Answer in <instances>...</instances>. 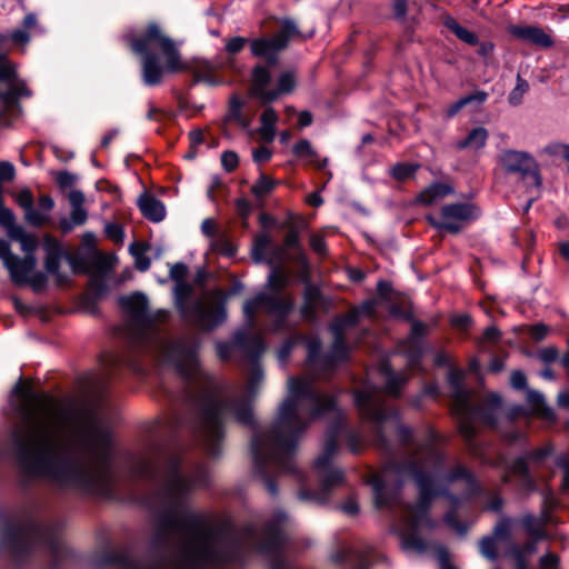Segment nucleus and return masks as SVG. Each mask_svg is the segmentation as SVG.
<instances>
[{"mask_svg": "<svg viewBox=\"0 0 569 569\" xmlns=\"http://www.w3.org/2000/svg\"><path fill=\"white\" fill-rule=\"evenodd\" d=\"M13 397L21 425L11 430L10 439L22 471L60 486L107 493L109 429L63 401L36 393L26 382L16 387Z\"/></svg>", "mask_w": 569, "mask_h": 569, "instance_id": "obj_1", "label": "nucleus"}, {"mask_svg": "<svg viewBox=\"0 0 569 569\" xmlns=\"http://www.w3.org/2000/svg\"><path fill=\"white\" fill-rule=\"evenodd\" d=\"M465 478L471 482L468 471L458 466L450 475H446L441 463V452L433 447H426L415 453L403 466H391L380 475L372 476L370 482L373 491V502L377 508H383L391 503L396 495V483L412 478L420 491V498L416 506L406 507L403 529L401 531L403 543L407 547L419 548L420 542L416 538V531L430 526L428 517V503L439 488L456 478Z\"/></svg>", "mask_w": 569, "mask_h": 569, "instance_id": "obj_2", "label": "nucleus"}, {"mask_svg": "<svg viewBox=\"0 0 569 569\" xmlns=\"http://www.w3.org/2000/svg\"><path fill=\"white\" fill-rule=\"evenodd\" d=\"M335 405L331 397L313 388L310 379L290 378L288 396L281 403L274 422L253 436L251 450L256 465L262 467L270 463L289 468L299 436L307 426L306 418L331 410Z\"/></svg>", "mask_w": 569, "mask_h": 569, "instance_id": "obj_3", "label": "nucleus"}, {"mask_svg": "<svg viewBox=\"0 0 569 569\" xmlns=\"http://www.w3.org/2000/svg\"><path fill=\"white\" fill-rule=\"evenodd\" d=\"M161 535H173L180 539L176 569H200L216 561L232 560L240 541L230 535L216 533L204 519L187 510L167 513L160 525Z\"/></svg>", "mask_w": 569, "mask_h": 569, "instance_id": "obj_4", "label": "nucleus"}, {"mask_svg": "<svg viewBox=\"0 0 569 569\" xmlns=\"http://www.w3.org/2000/svg\"><path fill=\"white\" fill-rule=\"evenodd\" d=\"M129 318V335L134 345L153 355L160 362L176 368L183 376L199 371L196 351L181 343H172L160 332L158 323L167 318V311L148 310L147 298L134 293L121 299Z\"/></svg>", "mask_w": 569, "mask_h": 569, "instance_id": "obj_5", "label": "nucleus"}, {"mask_svg": "<svg viewBox=\"0 0 569 569\" xmlns=\"http://www.w3.org/2000/svg\"><path fill=\"white\" fill-rule=\"evenodd\" d=\"M263 381V372L260 365L251 361L246 377L242 393L226 405L216 390H210L201 400L200 432L208 443L211 453H216V443L222 437V420L232 417L242 423L252 421V400L258 395Z\"/></svg>", "mask_w": 569, "mask_h": 569, "instance_id": "obj_6", "label": "nucleus"}, {"mask_svg": "<svg viewBox=\"0 0 569 569\" xmlns=\"http://www.w3.org/2000/svg\"><path fill=\"white\" fill-rule=\"evenodd\" d=\"M131 49L142 57V78L146 84L160 83L163 76L184 69L176 42L156 23H150L144 36L131 39Z\"/></svg>", "mask_w": 569, "mask_h": 569, "instance_id": "obj_7", "label": "nucleus"}, {"mask_svg": "<svg viewBox=\"0 0 569 569\" xmlns=\"http://www.w3.org/2000/svg\"><path fill=\"white\" fill-rule=\"evenodd\" d=\"M187 276V267L182 263H176L170 267V277L174 280L176 303L188 321L198 325L203 329H210L219 325L224 318L221 293L203 298L194 305L189 311L184 307L183 300L189 296L191 288L183 282Z\"/></svg>", "mask_w": 569, "mask_h": 569, "instance_id": "obj_8", "label": "nucleus"}, {"mask_svg": "<svg viewBox=\"0 0 569 569\" xmlns=\"http://www.w3.org/2000/svg\"><path fill=\"white\" fill-rule=\"evenodd\" d=\"M286 283L287 276L278 264H273L268 277V286L272 293H260L243 306V313L250 327L254 315L258 312L264 311L276 318H282L290 310L291 303L286 298L277 295V291L283 288Z\"/></svg>", "mask_w": 569, "mask_h": 569, "instance_id": "obj_9", "label": "nucleus"}, {"mask_svg": "<svg viewBox=\"0 0 569 569\" xmlns=\"http://www.w3.org/2000/svg\"><path fill=\"white\" fill-rule=\"evenodd\" d=\"M337 450V440L335 436L330 435L326 439L325 447L322 452L319 455V457L316 460L315 468L318 475V478L321 482V490L322 492L320 495H315L313 499L316 501H323L326 493L328 490L339 483L343 480V472L337 468H333L331 466V459Z\"/></svg>", "mask_w": 569, "mask_h": 569, "instance_id": "obj_10", "label": "nucleus"}, {"mask_svg": "<svg viewBox=\"0 0 569 569\" xmlns=\"http://www.w3.org/2000/svg\"><path fill=\"white\" fill-rule=\"evenodd\" d=\"M4 37L0 34V43L4 41ZM24 87L16 74L14 67L7 59L6 53L0 52V98L6 103V109L0 111V122L8 124L6 119L7 110L14 106V101L24 94Z\"/></svg>", "mask_w": 569, "mask_h": 569, "instance_id": "obj_11", "label": "nucleus"}, {"mask_svg": "<svg viewBox=\"0 0 569 569\" xmlns=\"http://www.w3.org/2000/svg\"><path fill=\"white\" fill-rule=\"evenodd\" d=\"M478 216L479 209L475 204L462 202L442 207L440 219L437 220L433 217H428V220L438 229L457 233L465 223L476 219Z\"/></svg>", "mask_w": 569, "mask_h": 569, "instance_id": "obj_12", "label": "nucleus"}, {"mask_svg": "<svg viewBox=\"0 0 569 569\" xmlns=\"http://www.w3.org/2000/svg\"><path fill=\"white\" fill-rule=\"evenodd\" d=\"M298 30L293 21L286 19L281 22V29L272 39H256L251 42V52L256 57L263 58L267 62H276L279 51L286 48L289 39L297 34Z\"/></svg>", "mask_w": 569, "mask_h": 569, "instance_id": "obj_13", "label": "nucleus"}, {"mask_svg": "<svg viewBox=\"0 0 569 569\" xmlns=\"http://www.w3.org/2000/svg\"><path fill=\"white\" fill-rule=\"evenodd\" d=\"M7 269L17 283H30L37 290L46 283V277L37 269V260L33 256H24V258L14 256Z\"/></svg>", "mask_w": 569, "mask_h": 569, "instance_id": "obj_14", "label": "nucleus"}, {"mask_svg": "<svg viewBox=\"0 0 569 569\" xmlns=\"http://www.w3.org/2000/svg\"><path fill=\"white\" fill-rule=\"evenodd\" d=\"M502 168L508 172L532 174L540 182L538 163L532 154L520 150H506L499 156Z\"/></svg>", "mask_w": 569, "mask_h": 569, "instance_id": "obj_15", "label": "nucleus"}, {"mask_svg": "<svg viewBox=\"0 0 569 569\" xmlns=\"http://www.w3.org/2000/svg\"><path fill=\"white\" fill-rule=\"evenodd\" d=\"M373 311V302L368 301L363 303L359 309L353 310L349 315L336 320L331 326V332L335 337L333 355L340 359L345 356L346 349L342 343V332L350 326L357 322L361 316H370Z\"/></svg>", "mask_w": 569, "mask_h": 569, "instance_id": "obj_16", "label": "nucleus"}, {"mask_svg": "<svg viewBox=\"0 0 569 569\" xmlns=\"http://www.w3.org/2000/svg\"><path fill=\"white\" fill-rule=\"evenodd\" d=\"M282 540L281 531L273 526H269L266 541L259 547V552L264 558L269 569H288L279 550Z\"/></svg>", "mask_w": 569, "mask_h": 569, "instance_id": "obj_17", "label": "nucleus"}, {"mask_svg": "<svg viewBox=\"0 0 569 569\" xmlns=\"http://www.w3.org/2000/svg\"><path fill=\"white\" fill-rule=\"evenodd\" d=\"M462 377L463 375L460 370H452L449 376L450 382L453 386V409L458 415L471 418L480 412L470 403L469 392L461 387Z\"/></svg>", "mask_w": 569, "mask_h": 569, "instance_id": "obj_18", "label": "nucleus"}, {"mask_svg": "<svg viewBox=\"0 0 569 569\" xmlns=\"http://www.w3.org/2000/svg\"><path fill=\"white\" fill-rule=\"evenodd\" d=\"M356 405L363 416L373 421H382L386 413L382 403L375 389L368 388L356 395Z\"/></svg>", "mask_w": 569, "mask_h": 569, "instance_id": "obj_19", "label": "nucleus"}, {"mask_svg": "<svg viewBox=\"0 0 569 569\" xmlns=\"http://www.w3.org/2000/svg\"><path fill=\"white\" fill-rule=\"evenodd\" d=\"M252 258L256 262H267L270 266L279 264L283 249L278 246H273L271 238L268 234H259L253 242Z\"/></svg>", "mask_w": 569, "mask_h": 569, "instance_id": "obj_20", "label": "nucleus"}, {"mask_svg": "<svg viewBox=\"0 0 569 569\" xmlns=\"http://www.w3.org/2000/svg\"><path fill=\"white\" fill-rule=\"evenodd\" d=\"M270 81V74L267 69L262 67H256L252 73V94L267 103L278 98V93L272 90H267V86Z\"/></svg>", "mask_w": 569, "mask_h": 569, "instance_id": "obj_21", "label": "nucleus"}, {"mask_svg": "<svg viewBox=\"0 0 569 569\" xmlns=\"http://www.w3.org/2000/svg\"><path fill=\"white\" fill-rule=\"evenodd\" d=\"M511 32L517 38L523 39L532 44L548 48L552 46V40L542 29L533 26H516Z\"/></svg>", "mask_w": 569, "mask_h": 569, "instance_id": "obj_22", "label": "nucleus"}, {"mask_svg": "<svg viewBox=\"0 0 569 569\" xmlns=\"http://www.w3.org/2000/svg\"><path fill=\"white\" fill-rule=\"evenodd\" d=\"M43 249L46 252V269L49 273L53 274L59 281H62L58 269L59 262L62 257V249L57 240L46 236L43 240Z\"/></svg>", "mask_w": 569, "mask_h": 569, "instance_id": "obj_23", "label": "nucleus"}, {"mask_svg": "<svg viewBox=\"0 0 569 569\" xmlns=\"http://www.w3.org/2000/svg\"><path fill=\"white\" fill-rule=\"evenodd\" d=\"M28 533L21 529L9 528L1 535L0 550L18 553L27 543Z\"/></svg>", "mask_w": 569, "mask_h": 569, "instance_id": "obj_24", "label": "nucleus"}, {"mask_svg": "<svg viewBox=\"0 0 569 569\" xmlns=\"http://www.w3.org/2000/svg\"><path fill=\"white\" fill-rule=\"evenodd\" d=\"M138 206L142 214L151 221L159 222L166 216V208L163 203L151 194L144 193L140 196Z\"/></svg>", "mask_w": 569, "mask_h": 569, "instance_id": "obj_25", "label": "nucleus"}, {"mask_svg": "<svg viewBox=\"0 0 569 569\" xmlns=\"http://www.w3.org/2000/svg\"><path fill=\"white\" fill-rule=\"evenodd\" d=\"M196 483L190 481L182 475H180L176 469L171 470L168 475L167 479V490L173 500H178L184 493H187L191 488H193Z\"/></svg>", "mask_w": 569, "mask_h": 569, "instance_id": "obj_26", "label": "nucleus"}, {"mask_svg": "<svg viewBox=\"0 0 569 569\" xmlns=\"http://www.w3.org/2000/svg\"><path fill=\"white\" fill-rule=\"evenodd\" d=\"M538 156L547 159H562L569 163V144L552 140L540 147Z\"/></svg>", "mask_w": 569, "mask_h": 569, "instance_id": "obj_27", "label": "nucleus"}, {"mask_svg": "<svg viewBox=\"0 0 569 569\" xmlns=\"http://www.w3.org/2000/svg\"><path fill=\"white\" fill-rule=\"evenodd\" d=\"M488 132L485 128L478 127L472 129L469 134L456 143V148L479 150L486 144Z\"/></svg>", "mask_w": 569, "mask_h": 569, "instance_id": "obj_28", "label": "nucleus"}, {"mask_svg": "<svg viewBox=\"0 0 569 569\" xmlns=\"http://www.w3.org/2000/svg\"><path fill=\"white\" fill-rule=\"evenodd\" d=\"M380 372L386 382V391L390 395H397L399 387L406 381L403 373H395L387 361L380 366Z\"/></svg>", "mask_w": 569, "mask_h": 569, "instance_id": "obj_29", "label": "nucleus"}, {"mask_svg": "<svg viewBox=\"0 0 569 569\" xmlns=\"http://www.w3.org/2000/svg\"><path fill=\"white\" fill-rule=\"evenodd\" d=\"M260 120L261 126L259 129V134L263 141L271 142L274 139V124L278 120L276 111L271 108H267L261 114Z\"/></svg>", "mask_w": 569, "mask_h": 569, "instance_id": "obj_30", "label": "nucleus"}, {"mask_svg": "<svg viewBox=\"0 0 569 569\" xmlns=\"http://www.w3.org/2000/svg\"><path fill=\"white\" fill-rule=\"evenodd\" d=\"M9 237L20 243V249L26 256H33L34 250L38 248L37 237L24 232L21 227L12 229Z\"/></svg>", "mask_w": 569, "mask_h": 569, "instance_id": "obj_31", "label": "nucleus"}, {"mask_svg": "<svg viewBox=\"0 0 569 569\" xmlns=\"http://www.w3.org/2000/svg\"><path fill=\"white\" fill-rule=\"evenodd\" d=\"M451 192V188L447 184L436 183L423 190L419 194V202L425 204H432L443 199L448 193Z\"/></svg>", "mask_w": 569, "mask_h": 569, "instance_id": "obj_32", "label": "nucleus"}, {"mask_svg": "<svg viewBox=\"0 0 569 569\" xmlns=\"http://www.w3.org/2000/svg\"><path fill=\"white\" fill-rule=\"evenodd\" d=\"M443 24L452 32L455 33V36L457 38H459L461 41L468 43V44H476L477 43V36L469 31L468 29H466L465 27H462L460 23H458V21L450 17V16H445L443 19Z\"/></svg>", "mask_w": 569, "mask_h": 569, "instance_id": "obj_33", "label": "nucleus"}, {"mask_svg": "<svg viewBox=\"0 0 569 569\" xmlns=\"http://www.w3.org/2000/svg\"><path fill=\"white\" fill-rule=\"evenodd\" d=\"M149 249L150 246L142 242H136L130 246V252L134 258L136 267L141 271L147 270L150 266V261L147 258Z\"/></svg>", "mask_w": 569, "mask_h": 569, "instance_id": "obj_34", "label": "nucleus"}, {"mask_svg": "<svg viewBox=\"0 0 569 569\" xmlns=\"http://www.w3.org/2000/svg\"><path fill=\"white\" fill-rule=\"evenodd\" d=\"M506 527L507 526L505 523L503 525H499L496 528L495 537H492V538H485V539L481 540V542H480V552H481V555L483 557H486L488 559L495 558L496 549H497L496 539L503 537Z\"/></svg>", "mask_w": 569, "mask_h": 569, "instance_id": "obj_35", "label": "nucleus"}, {"mask_svg": "<svg viewBox=\"0 0 569 569\" xmlns=\"http://www.w3.org/2000/svg\"><path fill=\"white\" fill-rule=\"evenodd\" d=\"M293 153L300 158H307L310 163L317 164L319 167H323L327 163V159H323L321 162H316V152L311 147V143L308 140H301L293 147Z\"/></svg>", "mask_w": 569, "mask_h": 569, "instance_id": "obj_36", "label": "nucleus"}, {"mask_svg": "<svg viewBox=\"0 0 569 569\" xmlns=\"http://www.w3.org/2000/svg\"><path fill=\"white\" fill-rule=\"evenodd\" d=\"M236 342L249 349L253 355L260 353L263 350L262 341L257 336H248L247 333L239 332L236 336Z\"/></svg>", "mask_w": 569, "mask_h": 569, "instance_id": "obj_37", "label": "nucleus"}, {"mask_svg": "<svg viewBox=\"0 0 569 569\" xmlns=\"http://www.w3.org/2000/svg\"><path fill=\"white\" fill-rule=\"evenodd\" d=\"M528 89H529L528 82L518 76L516 87L512 89V91L508 96L509 103L512 106L520 104L522 101V98H523L525 93L528 91Z\"/></svg>", "mask_w": 569, "mask_h": 569, "instance_id": "obj_38", "label": "nucleus"}, {"mask_svg": "<svg viewBox=\"0 0 569 569\" xmlns=\"http://www.w3.org/2000/svg\"><path fill=\"white\" fill-rule=\"evenodd\" d=\"M274 186V182L267 176H261L260 179L252 186V193L257 198H262L268 194Z\"/></svg>", "mask_w": 569, "mask_h": 569, "instance_id": "obj_39", "label": "nucleus"}, {"mask_svg": "<svg viewBox=\"0 0 569 569\" xmlns=\"http://www.w3.org/2000/svg\"><path fill=\"white\" fill-rule=\"evenodd\" d=\"M295 84H296V80H295L293 73L284 72L279 78L278 89L277 90H272V91L277 92L278 97H279L282 93L291 92L292 89L295 88Z\"/></svg>", "mask_w": 569, "mask_h": 569, "instance_id": "obj_40", "label": "nucleus"}, {"mask_svg": "<svg viewBox=\"0 0 569 569\" xmlns=\"http://www.w3.org/2000/svg\"><path fill=\"white\" fill-rule=\"evenodd\" d=\"M417 169L416 166L410 163H398L391 168V174L397 180H405L411 177Z\"/></svg>", "mask_w": 569, "mask_h": 569, "instance_id": "obj_41", "label": "nucleus"}, {"mask_svg": "<svg viewBox=\"0 0 569 569\" xmlns=\"http://www.w3.org/2000/svg\"><path fill=\"white\" fill-rule=\"evenodd\" d=\"M194 78H196V81L204 82L209 86H216L219 83V81H217L213 78V76L211 74V66L210 64H204L202 67H199L194 71Z\"/></svg>", "mask_w": 569, "mask_h": 569, "instance_id": "obj_42", "label": "nucleus"}, {"mask_svg": "<svg viewBox=\"0 0 569 569\" xmlns=\"http://www.w3.org/2000/svg\"><path fill=\"white\" fill-rule=\"evenodd\" d=\"M54 178L61 188L72 187L78 181V176L68 171L57 172Z\"/></svg>", "mask_w": 569, "mask_h": 569, "instance_id": "obj_43", "label": "nucleus"}, {"mask_svg": "<svg viewBox=\"0 0 569 569\" xmlns=\"http://www.w3.org/2000/svg\"><path fill=\"white\" fill-rule=\"evenodd\" d=\"M26 220L31 224L41 226L48 220V217L46 213L39 210H34L31 206L30 208L26 209Z\"/></svg>", "mask_w": 569, "mask_h": 569, "instance_id": "obj_44", "label": "nucleus"}, {"mask_svg": "<svg viewBox=\"0 0 569 569\" xmlns=\"http://www.w3.org/2000/svg\"><path fill=\"white\" fill-rule=\"evenodd\" d=\"M247 43V39L242 37H234L227 41L226 50L230 54H236L242 50L244 44Z\"/></svg>", "mask_w": 569, "mask_h": 569, "instance_id": "obj_45", "label": "nucleus"}, {"mask_svg": "<svg viewBox=\"0 0 569 569\" xmlns=\"http://www.w3.org/2000/svg\"><path fill=\"white\" fill-rule=\"evenodd\" d=\"M16 200L24 210L33 204V197L28 189L20 191L16 196Z\"/></svg>", "mask_w": 569, "mask_h": 569, "instance_id": "obj_46", "label": "nucleus"}, {"mask_svg": "<svg viewBox=\"0 0 569 569\" xmlns=\"http://www.w3.org/2000/svg\"><path fill=\"white\" fill-rule=\"evenodd\" d=\"M106 233L110 239H112L116 242H120L123 239V231L120 228V226L114 223H109L106 226Z\"/></svg>", "mask_w": 569, "mask_h": 569, "instance_id": "obj_47", "label": "nucleus"}, {"mask_svg": "<svg viewBox=\"0 0 569 569\" xmlns=\"http://www.w3.org/2000/svg\"><path fill=\"white\" fill-rule=\"evenodd\" d=\"M221 162L226 170L231 171L238 164V157L234 152H224L221 157Z\"/></svg>", "mask_w": 569, "mask_h": 569, "instance_id": "obj_48", "label": "nucleus"}, {"mask_svg": "<svg viewBox=\"0 0 569 569\" xmlns=\"http://www.w3.org/2000/svg\"><path fill=\"white\" fill-rule=\"evenodd\" d=\"M528 401L531 403L535 411L541 412L543 410L545 401L542 395L530 391L528 393Z\"/></svg>", "mask_w": 569, "mask_h": 569, "instance_id": "obj_49", "label": "nucleus"}, {"mask_svg": "<svg viewBox=\"0 0 569 569\" xmlns=\"http://www.w3.org/2000/svg\"><path fill=\"white\" fill-rule=\"evenodd\" d=\"M558 466L562 469V487L569 488V459L560 457L557 460Z\"/></svg>", "mask_w": 569, "mask_h": 569, "instance_id": "obj_50", "label": "nucleus"}, {"mask_svg": "<svg viewBox=\"0 0 569 569\" xmlns=\"http://www.w3.org/2000/svg\"><path fill=\"white\" fill-rule=\"evenodd\" d=\"M538 357L543 362H552L558 358V350L555 347H547L539 351Z\"/></svg>", "mask_w": 569, "mask_h": 569, "instance_id": "obj_51", "label": "nucleus"}, {"mask_svg": "<svg viewBox=\"0 0 569 569\" xmlns=\"http://www.w3.org/2000/svg\"><path fill=\"white\" fill-rule=\"evenodd\" d=\"M271 151L268 148L261 147L253 151L252 157L257 163H264L271 159Z\"/></svg>", "mask_w": 569, "mask_h": 569, "instance_id": "obj_52", "label": "nucleus"}, {"mask_svg": "<svg viewBox=\"0 0 569 569\" xmlns=\"http://www.w3.org/2000/svg\"><path fill=\"white\" fill-rule=\"evenodd\" d=\"M87 219V212L82 207H72L71 221L73 224H82Z\"/></svg>", "mask_w": 569, "mask_h": 569, "instance_id": "obj_53", "label": "nucleus"}, {"mask_svg": "<svg viewBox=\"0 0 569 569\" xmlns=\"http://www.w3.org/2000/svg\"><path fill=\"white\" fill-rule=\"evenodd\" d=\"M13 257L14 254L11 253L9 244L4 240H0V259L3 261L6 267L13 259Z\"/></svg>", "mask_w": 569, "mask_h": 569, "instance_id": "obj_54", "label": "nucleus"}, {"mask_svg": "<svg viewBox=\"0 0 569 569\" xmlns=\"http://www.w3.org/2000/svg\"><path fill=\"white\" fill-rule=\"evenodd\" d=\"M11 39L17 44H26L29 41L30 36L28 33V30L19 29L11 33Z\"/></svg>", "mask_w": 569, "mask_h": 569, "instance_id": "obj_55", "label": "nucleus"}, {"mask_svg": "<svg viewBox=\"0 0 569 569\" xmlns=\"http://www.w3.org/2000/svg\"><path fill=\"white\" fill-rule=\"evenodd\" d=\"M68 199L72 207H82L84 202V196L79 190H71L68 194Z\"/></svg>", "mask_w": 569, "mask_h": 569, "instance_id": "obj_56", "label": "nucleus"}, {"mask_svg": "<svg viewBox=\"0 0 569 569\" xmlns=\"http://www.w3.org/2000/svg\"><path fill=\"white\" fill-rule=\"evenodd\" d=\"M488 98V94L485 91H476L475 93H471L469 96L463 97V100L467 101V104L470 103H483Z\"/></svg>", "mask_w": 569, "mask_h": 569, "instance_id": "obj_57", "label": "nucleus"}, {"mask_svg": "<svg viewBox=\"0 0 569 569\" xmlns=\"http://www.w3.org/2000/svg\"><path fill=\"white\" fill-rule=\"evenodd\" d=\"M467 106V101L463 100V98L459 99L458 101L453 102L446 109V116L451 118L456 116L463 107Z\"/></svg>", "mask_w": 569, "mask_h": 569, "instance_id": "obj_58", "label": "nucleus"}, {"mask_svg": "<svg viewBox=\"0 0 569 569\" xmlns=\"http://www.w3.org/2000/svg\"><path fill=\"white\" fill-rule=\"evenodd\" d=\"M310 246L319 254H322L326 251L325 241L320 236L313 234L310 238Z\"/></svg>", "mask_w": 569, "mask_h": 569, "instance_id": "obj_59", "label": "nucleus"}, {"mask_svg": "<svg viewBox=\"0 0 569 569\" xmlns=\"http://www.w3.org/2000/svg\"><path fill=\"white\" fill-rule=\"evenodd\" d=\"M510 381H511L512 387H515L517 389H521L526 385V377L522 372L515 371L511 375Z\"/></svg>", "mask_w": 569, "mask_h": 569, "instance_id": "obj_60", "label": "nucleus"}, {"mask_svg": "<svg viewBox=\"0 0 569 569\" xmlns=\"http://www.w3.org/2000/svg\"><path fill=\"white\" fill-rule=\"evenodd\" d=\"M547 327L545 325H536L531 328V336L535 340H542L547 336Z\"/></svg>", "mask_w": 569, "mask_h": 569, "instance_id": "obj_61", "label": "nucleus"}, {"mask_svg": "<svg viewBox=\"0 0 569 569\" xmlns=\"http://www.w3.org/2000/svg\"><path fill=\"white\" fill-rule=\"evenodd\" d=\"M393 12L397 17H403L407 12V0H395Z\"/></svg>", "mask_w": 569, "mask_h": 569, "instance_id": "obj_62", "label": "nucleus"}, {"mask_svg": "<svg viewBox=\"0 0 569 569\" xmlns=\"http://www.w3.org/2000/svg\"><path fill=\"white\" fill-rule=\"evenodd\" d=\"M39 207L42 211H50L53 208V200L49 196H41L39 199Z\"/></svg>", "mask_w": 569, "mask_h": 569, "instance_id": "obj_63", "label": "nucleus"}, {"mask_svg": "<svg viewBox=\"0 0 569 569\" xmlns=\"http://www.w3.org/2000/svg\"><path fill=\"white\" fill-rule=\"evenodd\" d=\"M557 400L560 407L569 409V389L559 392Z\"/></svg>", "mask_w": 569, "mask_h": 569, "instance_id": "obj_64", "label": "nucleus"}]
</instances>
